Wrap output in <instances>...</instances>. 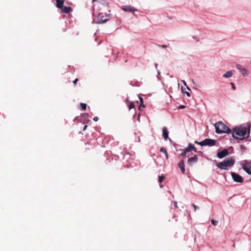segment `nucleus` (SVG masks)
Segmentation results:
<instances>
[{
    "label": "nucleus",
    "mask_w": 251,
    "mask_h": 251,
    "mask_svg": "<svg viewBox=\"0 0 251 251\" xmlns=\"http://www.w3.org/2000/svg\"><path fill=\"white\" fill-rule=\"evenodd\" d=\"M195 143L196 144H198V145H200V144H201V142H198V141H195Z\"/></svg>",
    "instance_id": "obj_35"
},
{
    "label": "nucleus",
    "mask_w": 251,
    "mask_h": 251,
    "mask_svg": "<svg viewBox=\"0 0 251 251\" xmlns=\"http://www.w3.org/2000/svg\"><path fill=\"white\" fill-rule=\"evenodd\" d=\"M141 107H142L143 108H144V107H145V105H144L143 104H142L141 103H140V105H139V109L140 110H141Z\"/></svg>",
    "instance_id": "obj_28"
},
{
    "label": "nucleus",
    "mask_w": 251,
    "mask_h": 251,
    "mask_svg": "<svg viewBox=\"0 0 251 251\" xmlns=\"http://www.w3.org/2000/svg\"><path fill=\"white\" fill-rule=\"evenodd\" d=\"M211 224L214 226H216L217 224V222L213 219L211 220Z\"/></svg>",
    "instance_id": "obj_24"
},
{
    "label": "nucleus",
    "mask_w": 251,
    "mask_h": 251,
    "mask_svg": "<svg viewBox=\"0 0 251 251\" xmlns=\"http://www.w3.org/2000/svg\"><path fill=\"white\" fill-rule=\"evenodd\" d=\"M123 10L126 12H134L137 11L136 9L130 6H125L122 8Z\"/></svg>",
    "instance_id": "obj_13"
},
{
    "label": "nucleus",
    "mask_w": 251,
    "mask_h": 251,
    "mask_svg": "<svg viewBox=\"0 0 251 251\" xmlns=\"http://www.w3.org/2000/svg\"><path fill=\"white\" fill-rule=\"evenodd\" d=\"M163 136L165 140H167L168 138V132L167 128L166 126L163 127L162 129Z\"/></svg>",
    "instance_id": "obj_14"
},
{
    "label": "nucleus",
    "mask_w": 251,
    "mask_h": 251,
    "mask_svg": "<svg viewBox=\"0 0 251 251\" xmlns=\"http://www.w3.org/2000/svg\"><path fill=\"white\" fill-rule=\"evenodd\" d=\"M64 4V0H57L56 1V6L60 10L63 8Z\"/></svg>",
    "instance_id": "obj_17"
},
{
    "label": "nucleus",
    "mask_w": 251,
    "mask_h": 251,
    "mask_svg": "<svg viewBox=\"0 0 251 251\" xmlns=\"http://www.w3.org/2000/svg\"><path fill=\"white\" fill-rule=\"evenodd\" d=\"M77 120V118H75V119H74V121H75Z\"/></svg>",
    "instance_id": "obj_38"
},
{
    "label": "nucleus",
    "mask_w": 251,
    "mask_h": 251,
    "mask_svg": "<svg viewBox=\"0 0 251 251\" xmlns=\"http://www.w3.org/2000/svg\"><path fill=\"white\" fill-rule=\"evenodd\" d=\"M93 7L99 11H108V3L106 0H93Z\"/></svg>",
    "instance_id": "obj_2"
},
{
    "label": "nucleus",
    "mask_w": 251,
    "mask_h": 251,
    "mask_svg": "<svg viewBox=\"0 0 251 251\" xmlns=\"http://www.w3.org/2000/svg\"><path fill=\"white\" fill-rule=\"evenodd\" d=\"M160 151L163 152L165 154V156L167 158H168V154H167V151L166 150V149L164 147H161L160 148Z\"/></svg>",
    "instance_id": "obj_19"
},
{
    "label": "nucleus",
    "mask_w": 251,
    "mask_h": 251,
    "mask_svg": "<svg viewBox=\"0 0 251 251\" xmlns=\"http://www.w3.org/2000/svg\"><path fill=\"white\" fill-rule=\"evenodd\" d=\"M192 150H194V151L195 152H197V150H196V148L195 147V146L193 145H192V144L190 143L188 145V148L183 150V151L181 153V155L183 156H184V155H185V154H186L187 152H188Z\"/></svg>",
    "instance_id": "obj_9"
},
{
    "label": "nucleus",
    "mask_w": 251,
    "mask_h": 251,
    "mask_svg": "<svg viewBox=\"0 0 251 251\" xmlns=\"http://www.w3.org/2000/svg\"><path fill=\"white\" fill-rule=\"evenodd\" d=\"M198 158L197 155H195L194 156L190 157L188 159L187 164L189 166H192L197 162Z\"/></svg>",
    "instance_id": "obj_10"
},
{
    "label": "nucleus",
    "mask_w": 251,
    "mask_h": 251,
    "mask_svg": "<svg viewBox=\"0 0 251 251\" xmlns=\"http://www.w3.org/2000/svg\"><path fill=\"white\" fill-rule=\"evenodd\" d=\"M78 81V78H75V80L73 81V83L74 84V85H75L76 84V83H77V81Z\"/></svg>",
    "instance_id": "obj_27"
},
{
    "label": "nucleus",
    "mask_w": 251,
    "mask_h": 251,
    "mask_svg": "<svg viewBox=\"0 0 251 251\" xmlns=\"http://www.w3.org/2000/svg\"><path fill=\"white\" fill-rule=\"evenodd\" d=\"M185 107V106L183 105H181L179 107V109H183Z\"/></svg>",
    "instance_id": "obj_33"
},
{
    "label": "nucleus",
    "mask_w": 251,
    "mask_h": 251,
    "mask_svg": "<svg viewBox=\"0 0 251 251\" xmlns=\"http://www.w3.org/2000/svg\"><path fill=\"white\" fill-rule=\"evenodd\" d=\"M133 108H134V104L133 102H130L128 105V108L130 110Z\"/></svg>",
    "instance_id": "obj_23"
},
{
    "label": "nucleus",
    "mask_w": 251,
    "mask_h": 251,
    "mask_svg": "<svg viewBox=\"0 0 251 251\" xmlns=\"http://www.w3.org/2000/svg\"><path fill=\"white\" fill-rule=\"evenodd\" d=\"M188 90H190L189 88L188 87H187Z\"/></svg>",
    "instance_id": "obj_39"
},
{
    "label": "nucleus",
    "mask_w": 251,
    "mask_h": 251,
    "mask_svg": "<svg viewBox=\"0 0 251 251\" xmlns=\"http://www.w3.org/2000/svg\"><path fill=\"white\" fill-rule=\"evenodd\" d=\"M80 107L82 108V110H85L86 109L87 105L85 103H80Z\"/></svg>",
    "instance_id": "obj_20"
},
{
    "label": "nucleus",
    "mask_w": 251,
    "mask_h": 251,
    "mask_svg": "<svg viewBox=\"0 0 251 251\" xmlns=\"http://www.w3.org/2000/svg\"><path fill=\"white\" fill-rule=\"evenodd\" d=\"M232 135L235 139L243 140L248 136L247 132V128L242 126L234 127L233 129Z\"/></svg>",
    "instance_id": "obj_1"
},
{
    "label": "nucleus",
    "mask_w": 251,
    "mask_h": 251,
    "mask_svg": "<svg viewBox=\"0 0 251 251\" xmlns=\"http://www.w3.org/2000/svg\"><path fill=\"white\" fill-rule=\"evenodd\" d=\"M228 153V151L226 149H224L222 151H220L217 153V156L220 158H222L226 156Z\"/></svg>",
    "instance_id": "obj_12"
},
{
    "label": "nucleus",
    "mask_w": 251,
    "mask_h": 251,
    "mask_svg": "<svg viewBox=\"0 0 251 251\" xmlns=\"http://www.w3.org/2000/svg\"><path fill=\"white\" fill-rule=\"evenodd\" d=\"M232 75V72L231 71L227 72L226 74L223 75L224 77L228 78L230 77Z\"/></svg>",
    "instance_id": "obj_18"
},
{
    "label": "nucleus",
    "mask_w": 251,
    "mask_h": 251,
    "mask_svg": "<svg viewBox=\"0 0 251 251\" xmlns=\"http://www.w3.org/2000/svg\"><path fill=\"white\" fill-rule=\"evenodd\" d=\"M174 205L176 208H178L177 203L176 201H174Z\"/></svg>",
    "instance_id": "obj_32"
},
{
    "label": "nucleus",
    "mask_w": 251,
    "mask_h": 251,
    "mask_svg": "<svg viewBox=\"0 0 251 251\" xmlns=\"http://www.w3.org/2000/svg\"><path fill=\"white\" fill-rule=\"evenodd\" d=\"M234 163V160L232 158H226L223 162L217 163L218 168L222 170H227L229 167L232 166Z\"/></svg>",
    "instance_id": "obj_4"
},
{
    "label": "nucleus",
    "mask_w": 251,
    "mask_h": 251,
    "mask_svg": "<svg viewBox=\"0 0 251 251\" xmlns=\"http://www.w3.org/2000/svg\"><path fill=\"white\" fill-rule=\"evenodd\" d=\"M93 120L95 122H97L99 120V118L98 117H95L94 118H93Z\"/></svg>",
    "instance_id": "obj_31"
},
{
    "label": "nucleus",
    "mask_w": 251,
    "mask_h": 251,
    "mask_svg": "<svg viewBox=\"0 0 251 251\" xmlns=\"http://www.w3.org/2000/svg\"><path fill=\"white\" fill-rule=\"evenodd\" d=\"M87 127V125H85L84 126V127H83V131L85 130L86 129Z\"/></svg>",
    "instance_id": "obj_34"
},
{
    "label": "nucleus",
    "mask_w": 251,
    "mask_h": 251,
    "mask_svg": "<svg viewBox=\"0 0 251 251\" xmlns=\"http://www.w3.org/2000/svg\"><path fill=\"white\" fill-rule=\"evenodd\" d=\"M214 126L215 127V131L217 133H229L231 132L230 128L222 122L216 123Z\"/></svg>",
    "instance_id": "obj_3"
},
{
    "label": "nucleus",
    "mask_w": 251,
    "mask_h": 251,
    "mask_svg": "<svg viewBox=\"0 0 251 251\" xmlns=\"http://www.w3.org/2000/svg\"><path fill=\"white\" fill-rule=\"evenodd\" d=\"M178 166L180 168V171L182 173H184L185 172V165L183 160H181L178 163Z\"/></svg>",
    "instance_id": "obj_15"
},
{
    "label": "nucleus",
    "mask_w": 251,
    "mask_h": 251,
    "mask_svg": "<svg viewBox=\"0 0 251 251\" xmlns=\"http://www.w3.org/2000/svg\"><path fill=\"white\" fill-rule=\"evenodd\" d=\"M192 205L194 207V211L196 212L197 211V210L198 209L197 206L195 204H192Z\"/></svg>",
    "instance_id": "obj_26"
},
{
    "label": "nucleus",
    "mask_w": 251,
    "mask_h": 251,
    "mask_svg": "<svg viewBox=\"0 0 251 251\" xmlns=\"http://www.w3.org/2000/svg\"><path fill=\"white\" fill-rule=\"evenodd\" d=\"M232 177L234 181L242 183L243 181V178L238 174H231Z\"/></svg>",
    "instance_id": "obj_8"
},
{
    "label": "nucleus",
    "mask_w": 251,
    "mask_h": 251,
    "mask_svg": "<svg viewBox=\"0 0 251 251\" xmlns=\"http://www.w3.org/2000/svg\"><path fill=\"white\" fill-rule=\"evenodd\" d=\"M236 66L237 69L240 71V72L242 73L243 75L246 76L248 75L247 70L245 68H244L239 64H237Z\"/></svg>",
    "instance_id": "obj_11"
},
{
    "label": "nucleus",
    "mask_w": 251,
    "mask_h": 251,
    "mask_svg": "<svg viewBox=\"0 0 251 251\" xmlns=\"http://www.w3.org/2000/svg\"><path fill=\"white\" fill-rule=\"evenodd\" d=\"M110 15L107 14H104L102 12H100L97 16L96 23L102 24L109 20Z\"/></svg>",
    "instance_id": "obj_5"
},
{
    "label": "nucleus",
    "mask_w": 251,
    "mask_h": 251,
    "mask_svg": "<svg viewBox=\"0 0 251 251\" xmlns=\"http://www.w3.org/2000/svg\"><path fill=\"white\" fill-rule=\"evenodd\" d=\"M186 95H187V96L188 97H190V94L189 92H186Z\"/></svg>",
    "instance_id": "obj_36"
},
{
    "label": "nucleus",
    "mask_w": 251,
    "mask_h": 251,
    "mask_svg": "<svg viewBox=\"0 0 251 251\" xmlns=\"http://www.w3.org/2000/svg\"><path fill=\"white\" fill-rule=\"evenodd\" d=\"M242 168L246 173H251V162L245 161L242 164Z\"/></svg>",
    "instance_id": "obj_7"
},
{
    "label": "nucleus",
    "mask_w": 251,
    "mask_h": 251,
    "mask_svg": "<svg viewBox=\"0 0 251 251\" xmlns=\"http://www.w3.org/2000/svg\"><path fill=\"white\" fill-rule=\"evenodd\" d=\"M165 176H159L158 181L159 183H161L164 179Z\"/></svg>",
    "instance_id": "obj_22"
},
{
    "label": "nucleus",
    "mask_w": 251,
    "mask_h": 251,
    "mask_svg": "<svg viewBox=\"0 0 251 251\" xmlns=\"http://www.w3.org/2000/svg\"><path fill=\"white\" fill-rule=\"evenodd\" d=\"M182 81L185 85H186V83L184 80H182Z\"/></svg>",
    "instance_id": "obj_37"
},
{
    "label": "nucleus",
    "mask_w": 251,
    "mask_h": 251,
    "mask_svg": "<svg viewBox=\"0 0 251 251\" xmlns=\"http://www.w3.org/2000/svg\"><path fill=\"white\" fill-rule=\"evenodd\" d=\"M159 47L160 48H166L167 47V46L166 45H159Z\"/></svg>",
    "instance_id": "obj_29"
},
{
    "label": "nucleus",
    "mask_w": 251,
    "mask_h": 251,
    "mask_svg": "<svg viewBox=\"0 0 251 251\" xmlns=\"http://www.w3.org/2000/svg\"><path fill=\"white\" fill-rule=\"evenodd\" d=\"M81 116L84 118V119H87L89 118V114L88 113H83V114H81Z\"/></svg>",
    "instance_id": "obj_21"
},
{
    "label": "nucleus",
    "mask_w": 251,
    "mask_h": 251,
    "mask_svg": "<svg viewBox=\"0 0 251 251\" xmlns=\"http://www.w3.org/2000/svg\"><path fill=\"white\" fill-rule=\"evenodd\" d=\"M216 144V140L211 139H205L201 142L200 145L201 146H213Z\"/></svg>",
    "instance_id": "obj_6"
},
{
    "label": "nucleus",
    "mask_w": 251,
    "mask_h": 251,
    "mask_svg": "<svg viewBox=\"0 0 251 251\" xmlns=\"http://www.w3.org/2000/svg\"><path fill=\"white\" fill-rule=\"evenodd\" d=\"M230 85H231V87H232V88L233 89V90H235L236 89V87H235V86L234 83L231 82Z\"/></svg>",
    "instance_id": "obj_25"
},
{
    "label": "nucleus",
    "mask_w": 251,
    "mask_h": 251,
    "mask_svg": "<svg viewBox=\"0 0 251 251\" xmlns=\"http://www.w3.org/2000/svg\"><path fill=\"white\" fill-rule=\"evenodd\" d=\"M139 99H140V103L143 104V98H141V97H139Z\"/></svg>",
    "instance_id": "obj_30"
},
{
    "label": "nucleus",
    "mask_w": 251,
    "mask_h": 251,
    "mask_svg": "<svg viewBox=\"0 0 251 251\" xmlns=\"http://www.w3.org/2000/svg\"><path fill=\"white\" fill-rule=\"evenodd\" d=\"M61 10L65 13H69L72 11V8L71 7L63 6Z\"/></svg>",
    "instance_id": "obj_16"
}]
</instances>
